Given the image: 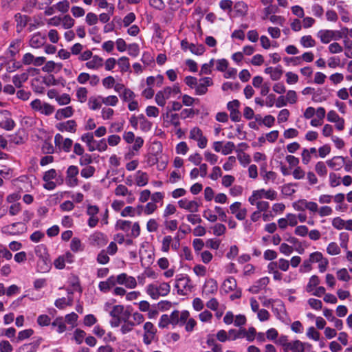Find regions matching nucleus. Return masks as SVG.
Returning <instances> with one entry per match:
<instances>
[{
    "mask_svg": "<svg viewBox=\"0 0 352 352\" xmlns=\"http://www.w3.org/2000/svg\"><path fill=\"white\" fill-rule=\"evenodd\" d=\"M114 11L113 5H111L108 10V13H102L99 15L98 19L103 23L108 22L110 20V17L113 15Z\"/></svg>",
    "mask_w": 352,
    "mask_h": 352,
    "instance_id": "8fccbe9b",
    "label": "nucleus"
},
{
    "mask_svg": "<svg viewBox=\"0 0 352 352\" xmlns=\"http://www.w3.org/2000/svg\"><path fill=\"white\" fill-rule=\"evenodd\" d=\"M300 44L305 48L312 47L316 45V41L311 35H305L301 37L300 40Z\"/></svg>",
    "mask_w": 352,
    "mask_h": 352,
    "instance_id": "f704fd0d",
    "label": "nucleus"
},
{
    "mask_svg": "<svg viewBox=\"0 0 352 352\" xmlns=\"http://www.w3.org/2000/svg\"><path fill=\"white\" fill-rule=\"evenodd\" d=\"M87 89L85 87H79L77 89L76 95L78 100L81 103L86 102L87 99Z\"/></svg>",
    "mask_w": 352,
    "mask_h": 352,
    "instance_id": "79ce46f5",
    "label": "nucleus"
},
{
    "mask_svg": "<svg viewBox=\"0 0 352 352\" xmlns=\"http://www.w3.org/2000/svg\"><path fill=\"white\" fill-rule=\"evenodd\" d=\"M120 96L124 102L128 103L131 102V101L135 99V94L133 91H131L129 89H124V91H123V92L121 94H120Z\"/></svg>",
    "mask_w": 352,
    "mask_h": 352,
    "instance_id": "e433bc0d",
    "label": "nucleus"
},
{
    "mask_svg": "<svg viewBox=\"0 0 352 352\" xmlns=\"http://www.w3.org/2000/svg\"><path fill=\"white\" fill-rule=\"evenodd\" d=\"M95 171L96 168L92 166H85L80 171V175L85 179H88L94 175Z\"/></svg>",
    "mask_w": 352,
    "mask_h": 352,
    "instance_id": "49530a36",
    "label": "nucleus"
},
{
    "mask_svg": "<svg viewBox=\"0 0 352 352\" xmlns=\"http://www.w3.org/2000/svg\"><path fill=\"white\" fill-rule=\"evenodd\" d=\"M85 21L89 25H96L98 21V16L94 12H88L86 15Z\"/></svg>",
    "mask_w": 352,
    "mask_h": 352,
    "instance_id": "338daca9",
    "label": "nucleus"
},
{
    "mask_svg": "<svg viewBox=\"0 0 352 352\" xmlns=\"http://www.w3.org/2000/svg\"><path fill=\"white\" fill-rule=\"evenodd\" d=\"M104 64L102 58L98 56H94L91 60L85 63L86 67L89 69H98Z\"/></svg>",
    "mask_w": 352,
    "mask_h": 352,
    "instance_id": "5701e85b",
    "label": "nucleus"
},
{
    "mask_svg": "<svg viewBox=\"0 0 352 352\" xmlns=\"http://www.w3.org/2000/svg\"><path fill=\"white\" fill-rule=\"evenodd\" d=\"M117 64L122 73L129 72L130 69V62L129 58L122 56L117 60Z\"/></svg>",
    "mask_w": 352,
    "mask_h": 352,
    "instance_id": "c756f323",
    "label": "nucleus"
},
{
    "mask_svg": "<svg viewBox=\"0 0 352 352\" xmlns=\"http://www.w3.org/2000/svg\"><path fill=\"white\" fill-rule=\"evenodd\" d=\"M59 12L66 13L69 9V2L67 0H63L54 6Z\"/></svg>",
    "mask_w": 352,
    "mask_h": 352,
    "instance_id": "4d7b16f0",
    "label": "nucleus"
},
{
    "mask_svg": "<svg viewBox=\"0 0 352 352\" xmlns=\"http://www.w3.org/2000/svg\"><path fill=\"white\" fill-rule=\"evenodd\" d=\"M212 80L210 77H204L199 80L195 87V92L197 95H204L208 91V87L212 85Z\"/></svg>",
    "mask_w": 352,
    "mask_h": 352,
    "instance_id": "4468645a",
    "label": "nucleus"
},
{
    "mask_svg": "<svg viewBox=\"0 0 352 352\" xmlns=\"http://www.w3.org/2000/svg\"><path fill=\"white\" fill-rule=\"evenodd\" d=\"M52 327H56V331L58 333H62L66 331L67 327L65 324L63 317H57L52 323Z\"/></svg>",
    "mask_w": 352,
    "mask_h": 352,
    "instance_id": "7c9ffc66",
    "label": "nucleus"
},
{
    "mask_svg": "<svg viewBox=\"0 0 352 352\" xmlns=\"http://www.w3.org/2000/svg\"><path fill=\"white\" fill-rule=\"evenodd\" d=\"M102 104V96H98L89 98L87 104L90 109L95 111L100 109Z\"/></svg>",
    "mask_w": 352,
    "mask_h": 352,
    "instance_id": "c85d7f7f",
    "label": "nucleus"
},
{
    "mask_svg": "<svg viewBox=\"0 0 352 352\" xmlns=\"http://www.w3.org/2000/svg\"><path fill=\"white\" fill-rule=\"evenodd\" d=\"M327 165L335 170H340L345 164L344 157L342 156H334L327 161Z\"/></svg>",
    "mask_w": 352,
    "mask_h": 352,
    "instance_id": "f3484780",
    "label": "nucleus"
},
{
    "mask_svg": "<svg viewBox=\"0 0 352 352\" xmlns=\"http://www.w3.org/2000/svg\"><path fill=\"white\" fill-rule=\"evenodd\" d=\"M61 64L56 63L52 60H49L45 63V65L42 68V70L44 72L50 73L54 72L56 68H58V69H60L61 68Z\"/></svg>",
    "mask_w": 352,
    "mask_h": 352,
    "instance_id": "c9c22d12",
    "label": "nucleus"
},
{
    "mask_svg": "<svg viewBox=\"0 0 352 352\" xmlns=\"http://www.w3.org/2000/svg\"><path fill=\"white\" fill-rule=\"evenodd\" d=\"M181 47L184 51L189 50L191 53L198 56L203 54L205 52V47L203 45L190 43L186 39H184L181 41Z\"/></svg>",
    "mask_w": 352,
    "mask_h": 352,
    "instance_id": "9b49d317",
    "label": "nucleus"
},
{
    "mask_svg": "<svg viewBox=\"0 0 352 352\" xmlns=\"http://www.w3.org/2000/svg\"><path fill=\"white\" fill-rule=\"evenodd\" d=\"M90 243L94 246L102 247L106 245L107 239L106 236L100 232H96L89 236Z\"/></svg>",
    "mask_w": 352,
    "mask_h": 352,
    "instance_id": "2eb2a0df",
    "label": "nucleus"
},
{
    "mask_svg": "<svg viewBox=\"0 0 352 352\" xmlns=\"http://www.w3.org/2000/svg\"><path fill=\"white\" fill-rule=\"evenodd\" d=\"M305 343L301 341L296 340L291 342L289 349L292 352H304L305 351Z\"/></svg>",
    "mask_w": 352,
    "mask_h": 352,
    "instance_id": "2f4dec72",
    "label": "nucleus"
},
{
    "mask_svg": "<svg viewBox=\"0 0 352 352\" xmlns=\"http://www.w3.org/2000/svg\"><path fill=\"white\" fill-rule=\"evenodd\" d=\"M218 285L216 280L212 278L208 279L206 281L203 292L206 294H214L217 291Z\"/></svg>",
    "mask_w": 352,
    "mask_h": 352,
    "instance_id": "393cba45",
    "label": "nucleus"
},
{
    "mask_svg": "<svg viewBox=\"0 0 352 352\" xmlns=\"http://www.w3.org/2000/svg\"><path fill=\"white\" fill-rule=\"evenodd\" d=\"M79 173V169L76 166L71 165L66 170L65 182L68 186L75 187L78 184L77 176Z\"/></svg>",
    "mask_w": 352,
    "mask_h": 352,
    "instance_id": "0eeeda50",
    "label": "nucleus"
},
{
    "mask_svg": "<svg viewBox=\"0 0 352 352\" xmlns=\"http://www.w3.org/2000/svg\"><path fill=\"white\" fill-rule=\"evenodd\" d=\"M34 252L36 256L38 257V259L49 257L47 248L43 244L36 246L34 249Z\"/></svg>",
    "mask_w": 352,
    "mask_h": 352,
    "instance_id": "58836bf2",
    "label": "nucleus"
},
{
    "mask_svg": "<svg viewBox=\"0 0 352 352\" xmlns=\"http://www.w3.org/2000/svg\"><path fill=\"white\" fill-rule=\"evenodd\" d=\"M315 170L320 177H325L327 174V168L323 162H318L315 166Z\"/></svg>",
    "mask_w": 352,
    "mask_h": 352,
    "instance_id": "a18cd8bd",
    "label": "nucleus"
},
{
    "mask_svg": "<svg viewBox=\"0 0 352 352\" xmlns=\"http://www.w3.org/2000/svg\"><path fill=\"white\" fill-rule=\"evenodd\" d=\"M256 336V331L254 327L249 328L248 331L243 329V337H245L248 341L252 342L255 339Z\"/></svg>",
    "mask_w": 352,
    "mask_h": 352,
    "instance_id": "0e129e2a",
    "label": "nucleus"
},
{
    "mask_svg": "<svg viewBox=\"0 0 352 352\" xmlns=\"http://www.w3.org/2000/svg\"><path fill=\"white\" fill-rule=\"evenodd\" d=\"M30 107L32 110L40 113L45 116H51L55 111L53 105L41 101L40 99L36 98L30 102Z\"/></svg>",
    "mask_w": 352,
    "mask_h": 352,
    "instance_id": "f03ea898",
    "label": "nucleus"
},
{
    "mask_svg": "<svg viewBox=\"0 0 352 352\" xmlns=\"http://www.w3.org/2000/svg\"><path fill=\"white\" fill-rule=\"evenodd\" d=\"M237 284L236 280L233 277H228L222 284V289L226 293L234 291L236 289Z\"/></svg>",
    "mask_w": 352,
    "mask_h": 352,
    "instance_id": "a878e982",
    "label": "nucleus"
},
{
    "mask_svg": "<svg viewBox=\"0 0 352 352\" xmlns=\"http://www.w3.org/2000/svg\"><path fill=\"white\" fill-rule=\"evenodd\" d=\"M146 114L149 118H157L159 116V109L155 106H148L145 109Z\"/></svg>",
    "mask_w": 352,
    "mask_h": 352,
    "instance_id": "680f3d73",
    "label": "nucleus"
},
{
    "mask_svg": "<svg viewBox=\"0 0 352 352\" xmlns=\"http://www.w3.org/2000/svg\"><path fill=\"white\" fill-rule=\"evenodd\" d=\"M138 208H142L145 214L149 215L153 214L157 210V206L153 202H148L146 206H140Z\"/></svg>",
    "mask_w": 352,
    "mask_h": 352,
    "instance_id": "37998d69",
    "label": "nucleus"
},
{
    "mask_svg": "<svg viewBox=\"0 0 352 352\" xmlns=\"http://www.w3.org/2000/svg\"><path fill=\"white\" fill-rule=\"evenodd\" d=\"M38 348V344L35 343L24 344L19 346L16 352H36Z\"/></svg>",
    "mask_w": 352,
    "mask_h": 352,
    "instance_id": "72a5a7b5",
    "label": "nucleus"
},
{
    "mask_svg": "<svg viewBox=\"0 0 352 352\" xmlns=\"http://www.w3.org/2000/svg\"><path fill=\"white\" fill-rule=\"evenodd\" d=\"M189 138L197 142V146L200 148H205L208 144V139L198 126L192 127L189 132Z\"/></svg>",
    "mask_w": 352,
    "mask_h": 352,
    "instance_id": "20e7f679",
    "label": "nucleus"
},
{
    "mask_svg": "<svg viewBox=\"0 0 352 352\" xmlns=\"http://www.w3.org/2000/svg\"><path fill=\"white\" fill-rule=\"evenodd\" d=\"M57 172L55 169L52 168L47 171H46L43 176V179L44 182L52 181V179H57L58 177Z\"/></svg>",
    "mask_w": 352,
    "mask_h": 352,
    "instance_id": "052dcab7",
    "label": "nucleus"
},
{
    "mask_svg": "<svg viewBox=\"0 0 352 352\" xmlns=\"http://www.w3.org/2000/svg\"><path fill=\"white\" fill-rule=\"evenodd\" d=\"M175 288L180 295H186L191 292L192 285L190 278L187 276H182L175 280Z\"/></svg>",
    "mask_w": 352,
    "mask_h": 352,
    "instance_id": "39448f33",
    "label": "nucleus"
},
{
    "mask_svg": "<svg viewBox=\"0 0 352 352\" xmlns=\"http://www.w3.org/2000/svg\"><path fill=\"white\" fill-rule=\"evenodd\" d=\"M320 283V279L318 276L313 275L309 280V283L307 285V292H311L314 288L316 287Z\"/></svg>",
    "mask_w": 352,
    "mask_h": 352,
    "instance_id": "603ef678",
    "label": "nucleus"
},
{
    "mask_svg": "<svg viewBox=\"0 0 352 352\" xmlns=\"http://www.w3.org/2000/svg\"><path fill=\"white\" fill-rule=\"evenodd\" d=\"M173 238L170 235L165 236L162 241L161 250L164 252H168L171 246Z\"/></svg>",
    "mask_w": 352,
    "mask_h": 352,
    "instance_id": "a19ab883",
    "label": "nucleus"
},
{
    "mask_svg": "<svg viewBox=\"0 0 352 352\" xmlns=\"http://www.w3.org/2000/svg\"><path fill=\"white\" fill-rule=\"evenodd\" d=\"M86 336V333L81 329H77L74 333V338L78 344H80Z\"/></svg>",
    "mask_w": 352,
    "mask_h": 352,
    "instance_id": "e2e57ef3",
    "label": "nucleus"
},
{
    "mask_svg": "<svg viewBox=\"0 0 352 352\" xmlns=\"http://www.w3.org/2000/svg\"><path fill=\"white\" fill-rule=\"evenodd\" d=\"M122 322H124V324L121 326V328H120V331L122 332V334H126L129 332H131L133 329V327H135L133 325V324H132V322H131L130 320H129V319L127 320H122Z\"/></svg>",
    "mask_w": 352,
    "mask_h": 352,
    "instance_id": "13d9d810",
    "label": "nucleus"
},
{
    "mask_svg": "<svg viewBox=\"0 0 352 352\" xmlns=\"http://www.w3.org/2000/svg\"><path fill=\"white\" fill-rule=\"evenodd\" d=\"M275 305L272 307V311L277 317H278L279 312L285 310V305L282 300L279 299H276L275 301Z\"/></svg>",
    "mask_w": 352,
    "mask_h": 352,
    "instance_id": "5fc2aeb1",
    "label": "nucleus"
},
{
    "mask_svg": "<svg viewBox=\"0 0 352 352\" xmlns=\"http://www.w3.org/2000/svg\"><path fill=\"white\" fill-rule=\"evenodd\" d=\"M164 122L177 127L180 125L179 115L177 113H171L170 111H167L162 114Z\"/></svg>",
    "mask_w": 352,
    "mask_h": 352,
    "instance_id": "6ab92c4d",
    "label": "nucleus"
},
{
    "mask_svg": "<svg viewBox=\"0 0 352 352\" xmlns=\"http://www.w3.org/2000/svg\"><path fill=\"white\" fill-rule=\"evenodd\" d=\"M99 211V208L97 206L89 204L87 206L86 213L89 216L87 225L89 228H93L98 225L99 222V218L98 217Z\"/></svg>",
    "mask_w": 352,
    "mask_h": 352,
    "instance_id": "423d86ee",
    "label": "nucleus"
},
{
    "mask_svg": "<svg viewBox=\"0 0 352 352\" xmlns=\"http://www.w3.org/2000/svg\"><path fill=\"white\" fill-rule=\"evenodd\" d=\"M56 129L61 131L75 133L76 131L77 124L75 120H69L66 122L58 123L56 125Z\"/></svg>",
    "mask_w": 352,
    "mask_h": 352,
    "instance_id": "dca6fc26",
    "label": "nucleus"
},
{
    "mask_svg": "<svg viewBox=\"0 0 352 352\" xmlns=\"http://www.w3.org/2000/svg\"><path fill=\"white\" fill-rule=\"evenodd\" d=\"M13 346L8 340L0 342V352H12Z\"/></svg>",
    "mask_w": 352,
    "mask_h": 352,
    "instance_id": "774afa93",
    "label": "nucleus"
},
{
    "mask_svg": "<svg viewBox=\"0 0 352 352\" xmlns=\"http://www.w3.org/2000/svg\"><path fill=\"white\" fill-rule=\"evenodd\" d=\"M15 123L11 117L10 113L7 110L0 111V127L10 131L13 129Z\"/></svg>",
    "mask_w": 352,
    "mask_h": 352,
    "instance_id": "6e6552de",
    "label": "nucleus"
},
{
    "mask_svg": "<svg viewBox=\"0 0 352 352\" xmlns=\"http://www.w3.org/2000/svg\"><path fill=\"white\" fill-rule=\"evenodd\" d=\"M46 42V35L45 34H42L41 32H36L32 35L29 43L30 45L35 49L40 48L45 45Z\"/></svg>",
    "mask_w": 352,
    "mask_h": 352,
    "instance_id": "ddd939ff",
    "label": "nucleus"
},
{
    "mask_svg": "<svg viewBox=\"0 0 352 352\" xmlns=\"http://www.w3.org/2000/svg\"><path fill=\"white\" fill-rule=\"evenodd\" d=\"M28 79V73H22L20 74H16L12 77V82L14 86L17 88L22 87L23 84Z\"/></svg>",
    "mask_w": 352,
    "mask_h": 352,
    "instance_id": "bb28decb",
    "label": "nucleus"
},
{
    "mask_svg": "<svg viewBox=\"0 0 352 352\" xmlns=\"http://www.w3.org/2000/svg\"><path fill=\"white\" fill-rule=\"evenodd\" d=\"M241 208V203L240 202H235L232 204L230 207V212L232 214H235V217L239 220H242V213L240 210Z\"/></svg>",
    "mask_w": 352,
    "mask_h": 352,
    "instance_id": "c03bdc74",
    "label": "nucleus"
},
{
    "mask_svg": "<svg viewBox=\"0 0 352 352\" xmlns=\"http://www.w3.org/2000/svg\"><path fill=\"white\" fill-rule=\"evenodd\" d=\"M132 320H130L134 326L140 325L144 321V316L138 311H135L131 314Z\"/></svg>",
    "mask_w": 352,
    "mask_h": 352,
    "instance_id": "864d4df0",
    "label": "nucleus"
},
{
    "mask_svg": "<svg viewBox=\"0 0 352 352\" xmlns=\"http://www.w3.org/2000/svg\"><path fill=\"white\" fill-rule=\"evenodd\" d=\"M337 276L340 280L348 282L351 277L346 268H342L337 272Z\"/></svg>",
    "mask_w": 352,
    "mask_h": 352,
    "instance_id": "69168bd1",
    "label": "nucleus"
},
{
    "mask_svg": "<svg viewBox=\"0 0 352 352\" xmlns=\"http://www.w3.org/2000/svg\"><path fill=\"white\" fill-rule=\"evenodd\" d=\"M74 114V109L72 107L68 106L63 109L57 110L55 114V118L57 120H60L64 118H69Z\"/></svg>",
    "mask_w": 352,
    "mask_h": 352,
    "instance_id": "412c9836",
    "label": "nucleus"
},
{
    "mask_svg": "<svg viewBox=\"0 0 352 352\" xmlns=\"http://www.w3.org/2000/svg\"><path fill=\"white\" fill-rule=\"evenodd\" d=\"M131 227V222L126 220L120 219L116 222V229L120 230L124 232H129V229Z\"/></svg>",
    "mask_w": 352,
    "mask_h": 352,
    "instance_id": "4c0bfd02",
    "label": "nucleus"
},
{
    "mask_svg": "<svg viewBox=\"0 0 352 352\" xmlns=\"http://www.w3.org/2000/svg\"><path fill=\"white\" fill-rule=\"evenodd\" d=\"M34 333V331L32 329H25L21 331L18 333L17 342H21L23 340L29 338Z\"/></svg>",
    "mask_w": 352,
    "mask_h": 352,
    "instance_id": "bf43d9fd",
    "label": "nucleus"
},
{
    "mask_svg": "<svg viewBox=\"0 0 352 352\" xmlns=\"http://www.w3.org/2000/svg\"><path fill=\"white\" fill-rule=\"evenodd\" d=\"M50 269L49 257L40 258L37 261V271L38 272H47Z\"/></svg>",
    "mask_w": 352,
    "mask_h": 352,
    "instance_id": "cd10ccee",
    "label": "nucleus"
},
{
    "mask_svg": "<svg viewBox=\"0 0 352 352\" xmlns=\"http://www.w3.org/2000/svg\"><path fill=\"white\" fill-rule=\"evenodd\" d=\"M102 104L107 106H116L118 103V98L116 96H109L107 97H102Z\"/></svg>",
    "mask_w": 352,
    "mask_h": 352,
    "instance_id": "09e8293b",
    "label": "nucleus"
},
{
    "mask_svg": "<svg viewBox=\"0 0 352 352\" xmlns=\"http://www.w3.org/2000/svg\"><path fill=\"white\" fill-rule=\"evenodd\" d=\"M327 252L330 255H338L340 253V248L336 243L331 242L328 245Z\"/></svg>",
    "mask_w": 352,
    "mask_h": 352,
    "instance_id": "6e6d98bb",
    "label": "nucleus"
},
{
    "mask_svg": "<svg viewBox=\"0 0 352 352\" xmlns=\"http://www.w3.org/2000/svg\"><path fill=\"white\" fill-rule=\"evenodd\" d=\"M115 195L116 196H131L132 193L124 185L120 184L115 189Z\"/></svg>",
    "mask_w": 352,
    "mask_h": 352,
    "instance_id": "3c124183",
    "label": "nucleus"
},
{
    "mask_svg": "<svg viewBox=\"0 0 352 352\" xmlns=\"http://www.w3.org/2000/svg\"><path fill=\"white\" fill-rule=\"evenodd\" d=\"M78 318V315L74 312H72L65 316V322L71 325L72 328H74L77 325Z\"/></svg>",
    "mask_w": 352,
    "mask_h": 352,
    "instance_id": "de8ad7c7",
    "label": "nucleus"
},
{
    "mask_svg": "<svg viewBox=\"0 0 352 352\" xmlns=\"http://www.w3.org/2000/svg\"><path fill=\"white\" fill-rule=\"evenodd\" d=\"M110 316L113 318H120L122 320L129 319L131 314L129 311L125 310L124 305H113L109 311Z\"/></svg>",
    "mask_w": 352,
    "mask_h": 352,
    "instance_id": "f8f14e48",
    "label": "nucleus"
},
{
    "mask_svg": "<svg viewBox=\"0 0 352 352\" xmlns=\"http://www.w3.org/2000/svg\"><path fill=\"white\" fill-rule=\"evenodd\" d=\"M177 204L180 208L184 209L191 213L197 212L200 206V204L197 201H190L186 198L179 200Z\"/></svg>",
    "mask_w": 352,
    "mask_h": 352,
    "instance_id": "9d476101",
    "label": "nucleus"
},
{
    "mask_svg": "<svg viewBox=\"0 0 352 352\" xmlns=\"http://www.w3.org/2000/svg\"><path fill=\"white\" fill-rule=\"evenodd\" d=\"M223 321L227 324H230L234 322L235 326L241 327L242 324V316L237 315L234 320V314L231 311H228L226 314Z\"/></svg>",
    "mask_w": 352,
    "mask_h": 352,
    "instance_id": "b1692460",
    "label": "nucleus"
},
{
    "mask_svg": "<svg viewBox=\"0 0 352 352\" xmlns=\"http://www.w3.org/2000/svg\"><path fill=\"white\" fill-rule=\"evenodd\" d=\"M63 177L62 176L58 177L56 182L49 181L45 182L43 184V188L48 190H54L57 185H61L63 184Z\"/></svg>",
    "mask_w": 352,
    "mask_h": 352,
    "instance_id": "473e14b6",
    "label": "nucleus"
},
{
    "mask_svg": "<svg viewBox=\"0 0 352 352\" xmlns=\"http://www.w3.org/2000/svg\"><path fill=\"white\" fill-rule=\"evenodd\" d=\"M334 31L330 30H321L317 33L318 37L320 39L322 43H329L334 38Z\"/></svg>",
    "mask_w": 352,
    "mask_h": 352,
    "instance_id": "aec40b11",
    "label": "nucleus"
},
{
    "mask_svg": "<svg viewBox=\"0 0 352 352\" xmlns=\"http://www.w3.org/2000/svg\"><path fill=\"white\" fill-rule=\"evenodd\" d=\"M146 293L153 299L166 296L170 292V285L166 282H155L146 287Z\"/></svg>",
    "mask_w": 352,
    "mask_h": 352,
    "instance_id": "f257e3e1",
    "label": "nucleus"
},
{
    "mask_svg": "<svg viewBox=\"0 0 352 352\" xmlns=\"http://www.w3.org/2000/svg\"><path fill=\"white\" fill-rule=\"evenodd\" d=\"M157 329L151 322H146L143 326L142 339L144 344L150 345L156 338Z\"/></svg>",
    "mask_w": 352,
    "mask_h": 352,
    "instance_id": "7ed1b4c3",
    "label": "nucleus"
},
{
    "mask_svg": "<svg viewBox=\"0 0 352 352\" xmlns=\"http://www.w3.org/2000/svg\"><path fill=\"white\" fill-rule=\"evenodd\" d=\"M61 23L65 29H69L74 25L75 21L70 15L66 14L61 17Z\"/></svg>",
    "mask_w": 352,
    "mask_h": 352,
    "instance_id": "ea45409f",
    "label": "nucleus"
},
{
    "mask_svg": "<svg viewBox=\"0 0 352 352\" xmlns=\"http://www.w3.org/2000/svg\"><path fill=\"white\" fill-rule=\"evenodd\" d=\"M114 276H109L106 280L98 284V289L101 292L107 293L116 285Z\"/></svg>",
    "mask_w": 352,
    "mask_h": 352,
    "instance_id": "a211bd4d",
    "label": "nucleus"
},
{
    "mask_svg": "<svg viewBox=\"0 0 352 352\" xmlns=\"http://www.w3.org/2000/svg\"><path fill=\"white\" fill-rule=\"evenodd\" d=\"M149 180L148 175L146 172L138 170L135 173V181L137 186L142 187L146 186Z\"/></svg>",
    "mask_w": 352,
    "mask_h": 352,
    "instance_id": "4be33fe9",
    "label": "nucleus"
},
{
    "mask_svg": "<svg viewBox=\"0 0 352 352\" xmlns=\"http://www.w3.org/2000/svg\"><path fill=\"white\" fill-rule=\"evenodd\" d=\"M240 106L241 103L237 100L230 101L227 104V108L230 111V117L233 122H239L241 120Z\"/></svg>",
    "mask_w": 352,
    "mask_h": 352,
    "instance_id": "1a4fd4ad",
    "label": "nucleus"
}]
</instances>
